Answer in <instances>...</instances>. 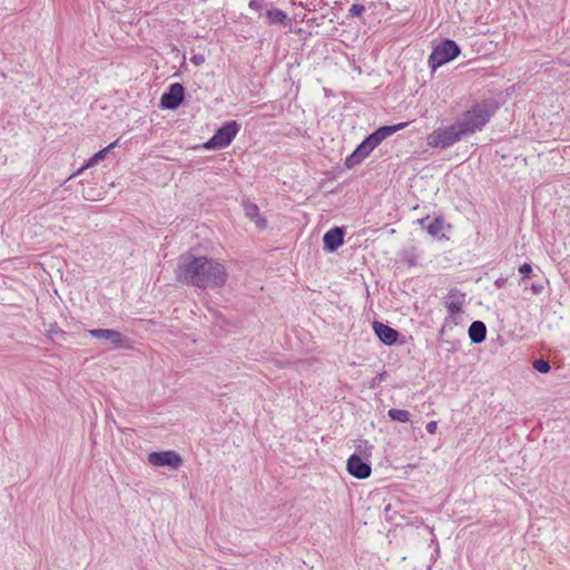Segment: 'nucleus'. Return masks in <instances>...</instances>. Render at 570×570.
<instances>
[{
    "mask_svg": "<svg viewBox=\"0 0 570 570\" xmlns=\"http://www.w3.org/2000/svg\"><path fill=\"white\" fill-rule=\"evenodd\" d=\"M409 122H400L393 126H383L364 139L358 147L346 158V166L354 167L362 163L385 138L404 129Z\"/></svg>",
    "mask_w": 570,
    "mask_h": 570,
    "instance_id": "obj_3",
    "label": "nucleus"
},
{
    "mask_svg": "<svg viewBox=\"0 0 570 570\" xmlns=\"http://www.w3.org/2000/svg\"><path fill=\"white\" fill-rule=\"evenodd\" d=\"M239 126L236 121H229L220 127L215 135L204 144L205 149H222L227 147L236 137Z\"/></svg>",
    "mask_w": 570,
    "mask_h": 570,
    "instance_id": "obj_7",
    "label": "nucleus"
},
{
    "mask_svg": "<svg viewBox=\"0 0 570 570\" xmlns=\"http://www.w3.org/2000/svg\"><path fill=\"white\" fill-rule=\"evenodd\" d=\"M519 272L523 275V278H528L531 276L532 266L528 263H524L519 267Z\"/></svg>",
    "mask_w": 570,
    "mask_h": 570,
    "instance_id": "obj_21",
    "label": "nucleus"
},
{
    "mask_svg": "<svg viewBox=\"0 0 570 570\" xmlns=\"http://www.w3.org/2000/svg\"><path fill=\"white\" fill-rule=\"evenodd\" d=\"M533 368L541 373H548L551 368V365L549 363L548 358H534L532 363Z\"/></svg>",
    "mask_w": 570,
    "mask_h": 570,
    "instance_id": "obj_19",
    "label": "nucleus"
},
{
    "mask_svg": "<svg viewBox=\"0 0 570 570\" xmlns=\"http://www.w3.org/2000/svg\"><path fill=\"white\" fill-rule=\"evenodd\" d=\"M364 12H365V7L360 3H354L348 10V14L351 17H361Z\"/></svg>",
    "mask_w": 570,
    "mask_h": 570,
    "instance_id": "obj_20",
    "label": "nucleus"
},
{
    "mask_svg": "<svg viewBox=\"0 0 570 570\" xmlns=\"http://www.w3.org/2000/svg\"><path fill=\"white\" fill-rule=\"evenodd\" d=\"M324 249L333 253L344 243V230L340 227H334L326 232L323 236Z\"/></svg>",
    "mask_w": 570,
    "mask_h": 570,
    "instance_id": "obj_12",
    "label": "nucleus"
},
{
    "mask_svg": "<svg viewBox=\"0 0 570 570\" xmlns=\"http://www.w3.org/2000/svg\"><path fill=\"white\" fill-rule=\"evenodd\" d=\"M531 288H532V291H533L535 294H539V293H541V291H542V288H543V287H542V285L533 284V285L531 286Z\"/></svg>",
    "mask_w": 570,
    "mask_h": 570,
    "instance_id": "obj_25",
    "label": "nucleus"
},
{
    "mask_svg": "<svg viewBox=\"0 0 570 570\" xmlns=\"http://www.w3.org/2000/svg\"><path fill=\"white\" fill-rule=\"evenodd\" d=\"M243 209L245 213V216L250 219L256 228L264 230L267 228V219L266 217L259 212V208L256 204L245 200L243 203Z\"/></svg>",
    "mask_w": 570,
    "mask_h": 570,
    "instance_id": "obj_11",
    "label": "nucleus"
},
{
    "mask_svg": "<svg viewBox=\"0 0 570 570\" xmlns=\"http://www.w3.org/2000/svg\"><path fill=\"white\" fill-rule=\"evenodd\" d=\"M190 62L195 66H202L205 62V57L203 55H194L190 58Z\"/></svg>",
    "mask_w": 570,
    "mask_h": 570,
    "instance_id": "obj_23",
    "label": "nucleus"
},
{
    "mask_svg": "<svg viewBox=\"0 0 570 570\" xmlns=\"http://www.w3.org/2000/svg\"><path fill=\"white\" fill-rule=\"evenodd\" d=\"M148 463L154 466H169L177 470L183 464L181 456L176 451H155L148 454Z\"/></svg>",
    "mask_w": 570,
    "mask_h": 570,
    "instance_id": "obj_9",
    "label": "nucleus"
},
{
    "mask_svg": "<svg viewBox=\"0 0 570 570\" xmlns=\"http://www.w3.org/2000/svg\"><path fill=\"white\" fill-rule=\"evenodd\" d=\"M249 7H250V8H256V7H257V3H255L254 1H252V2L249 3Z\"/></svg>",
    "mask_w": 570,
    "mask_h": 570,
    "instance_id": "obj_27",
    "label": "nucleus"
},
{
    "mask_svg": "<svg viewBox=\"0 0 570 570\" xmlns=\"http://www.w3.org/2000/svg\"><path fill=\"white\" fill-rule=\"evenodd\" d=\"M373 445L367 441H361L357 445V452L353 453L346 462L347 472L360 480L366 479L371 475L372 468L367 460H364L362 455L368 458L372 454Z\"/></svg>",
    "mask_w": 570,
    "mask_h": 570,
    "instance_id": "obj_4",
    "label": "nucleus"
},
{
    "mask_svg": "<svg viewBox=\"0 0 570 570\" xmlns=\"http://www.w3.org/2000/svg\"><path fill=\"white\" fill-rule=\"evenodd\" d=\"M373 327H374V331H375L377 337L384 344L391 345L396 341L397 332L395 330H393L392 327H390L385 324L379 323V322H375L373 324Z\"/></svg>",
    "mask_w": 570,
    "mask_h": 570,
    "instance_id": "obj_13",
    "label": "nucleus"
},
{
    "mask_svg": "<svg viewBox=\"0 0 570 570\" xmlns=\"http://www.w3.org/2000/svg\"><path fill=\"white\" fill-rule=\"evenodd\" d=\"M389 416L391 420L396 422L406 423L410 421V412L406 410L391 409L389 411Z\"/></svg>",
    "mask_w": 570,
    "mask_h": 570,
    "instance_id": "obj_18",
    "label": "nucleus"
},
{
    "mask_svg": "<svg viewBox=\"0 0 570 570\" xmlns=\"http://www.w3.org/2000/svg\"><path fill=\"white\" fill-rule=\"evenodd\" d=\"M176 276L178 281L202 289L223 287L228 278L225 266L206 256L181 257Z\"/></svg>",
    "mask_w": 570,
    "mask_h": 570,
    "instance_id": "obj_1",
    "label": "nucleus"
},
{
    "mask_svg": "<svg viewBox=\"0 0 570 570\" xmlns=\"http://www.w3.org/2000/svg\"><path fill=\"white\" fill-rule=\"evenodd\" d=\"M417 222H419L420 224H424V222H425V220H424V219H419Z\"/></svg>",
    "mask_w": 570,
    "mask_h": 570,
    "instance_id": "obj_28",
    "label": "nucleus"
},
{
    "mask_svg": "<svg viewBox=\"0 0 570 570\" xmlns=\"http://www.w3.org/2000/svg\"><path fill=\"white\" fill-rule=\"evenodd\" d=\"M487 327L484 323L474 321L469 327V336L473 343H480L485 338Z\"/></svg>",
    "mask_w": 570,
    "mask_h": 570,
    "instance_id": "obj_16",
    "label": "nucleus"
},
{
    "mask_svg": "<svg viewBox=\"0 0 570 570\" xmlns=\"http://www.w3.org/2000/svg\"><path fill=\"white\" fill-rule=\"evenodd\" d=\"M495 285H497L498 287H501V285H502V279H498V281H495Z\"/></svg>",
    "mask_w": 570,
    "mask_h": 570,
    "instance_id": "obj_26",
    "label": "nucleus"
},
{
    "mask_svg": "<svg viewBox=\"0 0 570 570\" xmlns=\"http://www.w3.org/2000/svg\"><path fill=\"white\" fill-rule=\"evenodd\" d=\"M444 222L441 218H435L426 225L428 233L433 237L444 236Z\"/></svg>",
    "mask_w": 570,
    "mask_h": 570,
    "instance_id": "obj_17",
    "label": "nucleus"
},
{
    "mask_svg": "<svg viewBox=\"0 0 570 570\" xmlns=\"http://www.w3.org/2000/svg\"><path fill=\"white\" fill-rule=\"evenodd\" d=\"M462 138H464V136L455 121L451 126L434 130L428 137V145L431 147L446 148L461 140Z\"/></svg>",
    "mask_w": 570,
    "mask_h": 570,
    "instance_id": "obj_5",
    "label": "nucleus"
},
{
    "mask_svg": "<svg viewBox=\"0 0 570 570\" xmlns=\"http://www.w3.org/2000/svg\"><path fill=\"white\" fill-rule=\"evenodd\" d=\"M184 99L183 85L175 82L169 86L168 91L164 92L160 98V106L164 109H176Z\"/></svg>",
    "mask_w": 570,
    "mask_h": 570,
    "instance_id": "obj_10",
    "label": "nucleus"
},
{
    "mask_svg": "<svg viewBox=\"0 0 570 570\" xmlns=\"http://www.w3.org/2000/svg\"><path fill=\"white\" fill-rule=\"evenodd\" d=\"M266 19L269 24H283L287 26L291 23V20L287 13L277 8H269L266 11Z\"/></svg>",
    "mask_w": 570,
    "mask_h": 570,
    "instance_id": "obj_15",
    "label": "nucleus"
},
{
    "mask_svg": "<svg viewBox=\"0 0 570 570\" xmlns=\"http://www.w3.org/2000/svg\"><path fill=\"white\" fill-rule=\"evenodd\" d=\"M116 145H117V141H114L110 145H108L106 148H104V149L99 150L98 153H96L92 157H90L86 161V164L81 168H79V170L76 174L71 175L69 178H72V177L81 174L83 170H86V169L95 166L96 164H98L100 160H102L107 156V154L112 148H115Z\"/></svg>",
    "mask_w": 570,
    "mask_h": 570,
    "instance_id": "obj_14",
    "label": "nucleus"
},
{
    "mask_svg": "<svg viewBox=\"0 0 570 570\" xmlns=\"http://www.w3.org/2000/svg\"><path fill=\"white\" fill-rule=\"evenodd\" d=\"M88 333L92 337L99 340L102 345H108L114 348L127 350L130 348L134 343L127 335L111 328H96L90 330Z\"/></svg>",
    "mask_w": 570,
    "mask_h": 570,
    "instance_id": "obj_6",
    "label": "nucleus"
},
{
    "mask_svg": "<svg viewBox=\"0 0 570 570\" xmlns=\"http://www.w3.org/2000/svg\"><path fill=\"white\" fill-rule=\"evenodd\" d=\"M446 306L451 313H458L461 311L462 303L456 301L446 302Z\"/></svg>",
    "mask_w": 570,
    "mask_h": 570,
    "instance_id": "obj_22",
    "label": "nucleus"
},
{
    "mask_svg": "<svg viewBox=\"0 0 570 570\" xmlns=\"http://www.w3.org/2000/svg\"><path fill=\"white\" fill-rule=\"evenodd\" d=\"M438 423L436 421H431L426 424V431L430 434H434L436 432Z\"/></svg>",
    "mask_w": 570,
    "mask_h": 570,
    "instance_id": "obj_24",
    "label": "nucleus"
},
{
    "mask_svg": "<svg viewBox=\"0 0 570 570\" xmlns=\"http://www.w3.org/2000/svg\"><path fill=\"white\" fill-rule=\"evenodd\" d=\"M498 109L493 100H482L462 112L456 124L464 137L481 131Z\"/></svg>",
    "mask_w": 570,
    "mask_h": 570,
    "instance_id": "obj_2",
    "label": "nucleus"
},
{
    "mask_svg": "<svg viewBox=\"0 0 570 570\" xmlns=\"http://www.w3.org/2000/svg\"><path fill=\"white\" fill-rule=\"evenodd\" d=\"M459 53V46L452 40H445L434 48L430 56V63L435 69L453 60Z\"/></svg>",
    "mask_w": 570,
    "mask_h": 570,
    "instance_id": "obj_8",
    "label": "nucleus"
}]
</instances>
